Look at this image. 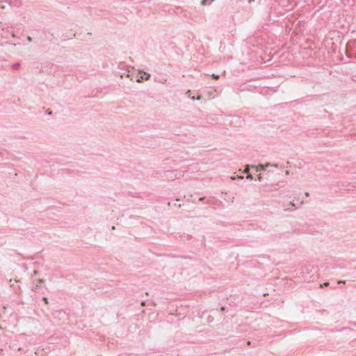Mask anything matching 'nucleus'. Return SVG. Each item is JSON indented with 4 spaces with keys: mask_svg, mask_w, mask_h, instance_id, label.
<instances>
[{
    "mask_svg": "<svg viewBox=\"0 0 356 356\" xmlns=\"http://www.w3.org/2000/svg\"><path fill=\"white\" fill-rule=\"evenodd\" d=\"M302 204H303V201L302 200L299 201V200H298L296 202H295L294 200L293 201H291V203H290L291 211L293 209V207H294V209H297L298 208V205H301Z\"/></svg>",
    "mask_w": 356,
    "mask_h": 356,
    "instance_id": "f257e3e1",
    "label": "nucleus"
},
{
    "mask_svg": "<svg viewBox=\"0 0 356 356\" xmlns=\"http://www.w3.org/2000/svg\"><path fill=\"white\" fill-rule=\"evenodd\" d=\"M268 165V164H266L265 165H259L257 166H252V168H255L256 170L258 172V171H260V170H264L266 167H267Z\"/></svg>",
    "mask_w": 356,
    "mask_h": 356,
    "instance_id": "f03ea898",
    "label": "nucleus"
},
{
    "mask_svg": "<svg viewBox=\"0 0 356 356\" xmlns=\"http://www.w3.org/2000/svg\"><path fill=\"white\" fill-rule=\"evenodd\" d=\"M149 75L146 73L141 74L140 78L138 79V81H140V80H147L149 79Z\"/></svg>",
    "mask_w": 356,
    "mask_h": 356,
    "instance_id": "7ed1b4c3",
    "label": "nucleus"
},
{
    "mask_svg": "<svg viewBox=\"0 0 356 356\" xmlns=\"http://www.w3.org/2000/svg\"><path fill=\"white\" fill-rule=\"evenodd\" d=\"M302 163L305 164V163L302 161H300L298 162V169H300L302 168V166L301 165Z\"/></svg>",
    "mask_w": 356,
    "mask_h": 356,
    "instance_id": "20e7f679",
    "label": "nucleus"
},
{
    "mask_svg": "<svg viewBox=\"0 0 356 356\" xmlns=\"http://www.w3.org/2000/svg\"><path fill=\"white\" fill-rule=\"evenodd\" d=\"M330 286L329 282H324L323 285H321V287H327Z\"/></svg>",
    "mask_w": 356,
    "mask_h": 356,
    "instance_id": "39448f33",
    "label": "nucleus"
},
{
    "mask_svg": "<svg viewBox=\"0 0 356 356\" xmlns=\"http://www.w3.org/2000/svg\"><path fill=\"white\" fill-rule=\"evenodd\" d=\"M14 282L17 283V282H18V280H14L13 281L12 280H10V283L11 286H13Z\"/></svg>",
    "mask_w": 356,
    "mask_h": 356,
    "instance_id": "423d86ee",
    "label": "nucleus"
},
{
    "mask_svg": "<svg viewBox=\"0 0 356 356\" xmlns=\"http://www.w3.org/2000/svg\"><path fill=\"white\" fill-rule=\"evenodd\" d=\"M212 77L215 79H219V76L217 75V74H212Z\"/></svg>",
    "mask_w": 356,
    "mask_h": 356,
    "instance_id": "0eeeda50",
    "label": "nucleus"
},
{
    "mask_svg": "<svg viewBox=\"0 0 356 356\" xmlns=\"http://www.w3.org/2000/svg\"><path fill=\"white\" fill-rule=\"evenodd\" d=\"M207 0H202V6H205V5H206V3H207Z\"/></svg>",
    "mask_w": 356,
    "mask_h": 356,
    "instance_id": "6e6552de",
    "label": "nucleus"
},
{
    "mask_svg": "<svg viewBox=\"0 0 356 356\" xmlns=\"http://www.w3.org/2000/svg\"><path fill=\"white\" fill-rule=\"evenodd\" d=\"M296 230H298V232H300V231H303V228H301V229H300V228L295 229H294V232H296Z\"/></svg>",
    "mask_w": 356,
    "mask_h": 356,
    "instance_id": "1a4fd4ad",
    "label": "nucleus"
},
{
    "mask_svg": "<svg viewBox=\"0 0 356 356\" xmlns=\"http://www.w3.org/2000/svg\"><path fill=\"white\" fill-rule=\"evenodd\" d=\"M248 171H249V168H248V167H247V168L245 169L244 172H245V173H248Z\"/></svg>",
    "mask_w": 356,
    "mask_h": 356,
    "instance_id": "9d476101",
    "label": "nucleus"
},
{
    "mask_svg": "<svg viewBox=\"0 0 356 356\" xmlns=\"http://www.w3.org/2000/svg\"><path fill=\"white\" fill-rule=\"evenodd\" d=\"M43 300L44 301V302H45L46 304H48V300H47V298H43Z\"/></svg>",
    "mask_w": 356,
    "mask_h": 356,
    "instance_id": "9b49d317",
    "label": "nucleus"
},
{
    "mask_svg": "<svg viewBox=\"0 0 356 356\" xmlns=\"http://www.w3.org/2000/svg\"><path fill=\"white\" fill-rule=\"evenodd\" d=\"M345 284V282L344 281H339L337 282V284Z\"/></svg>",
    "mask_w": 356,
    "mask_h": 356,
    "instance_id": "f8f14e48",
    "label": "nucleus"
},
{
    "mask_svg": "<svg viewBox=\"0 0 356 356\" xmlns=\"http://www.w3.org/2000/svg\"><path fill=\"white\" fill-rule=\"evenodd\" d=\"M351 330V329L348 328V327H344L341 328V330Z\"/></svg>",
    "mask_w": 356,
    "mask_h": 356,
    "instance_id": "ddd939ff",
    "label": "nucleus"
},
{
    "mask_svg": "<svg viewBox=\"0 0 356 356\" xmlns=\"http://www.w3.org/2000/svg\"><path fill=\"white\" fill-rule=\"evenodd\" d=\"M247 179H252V175H248L247 176Z\"/></svg>",
    "mask_w": 356,
    "mask_h": 356,
    "instance_id": "4468645a",
    "label": "nucleus"
},
{
    "mask_svg": "<svg viewBox=\"0 0 356 356\" xmlns=\"http://www.w3.org/2000/svg\"><path fill=\"white\" fill-rule=\"evenodd\" d=\"M292 165H293L295 168H296V167H297L296 164H292V163H291V165H290V168H292Z\"/></svg>",
    "mask_w": 356,
    "mask_h": 356,
    "instance_id": "2eb2a0df",
    "label": "nucleus"
},
{
    "mask_svg": "<svg viewBox=\"0 0 356 356\" xmlns=\"http://www.w3.org/2000/svg\"><path fill=\"white\" fill-rule=\"evenodd\" d=\"M258 179H259V181H261V175H260L258 176Z\"/></svg>",
    "mask_w": 356,
    "mask_h": 356,
    "instance_id": "dca6fc26",
    "label": "nucleus"
},
{
    "mask_svg": "<svg viewBox=\"0 0 356 356\" xmlns=\"http://www.w3.org/2000/svg\"><path fill=\"white\" fill-rule=\"evenodd\" d=\"M17 291H18V292H19V291H20V286H18V287H17Z\"/></svg>",
    "mask_w": 356,
    "mask_h": 356,
    "instance_id": "f3484780",
    "label": "nucleus"
}]
</instances>
